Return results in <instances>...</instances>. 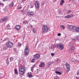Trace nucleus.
<instances>
[{
    "label": "nucleus",
    "instance_id": "f257e3e1",
    "mask_svg": "<svg viewBox=\"0 0 79 79\" xmlns=\"http://www.w3.org/2000/svg\"><path fill=\"white\" fill-rule=\"evenodd\" d=\"M26 69L25 66H22L19 68V71L20 75H24L26 73Z\"/></svg>",
    "mask_w": 79,
    "mask_h": 79
},
{
    "label": "nucleus",
    "instance_id": "f03ea898",
    "mask_svg": "<svg viewBox=\"0 0 79 79\" xmlns=\"http://www.w3.org/2000/svg\"><path fill=\"white\" fill-rule=\"evenodd\" d=\"M42 31L43 33L48 32V31H49L48 27L47 25H43L42 27Z\"/></svg>",
    "mask_w": 79,
    "mask_h": 79
},
{
    "label": "nucleus",
    "instance_id": "7ed1b4c3",
    "mask_svg": "<svg viewBox=\"0 0 79 79\" xmlns=\"http://www.w3.org/2000/svg\"><path fill=\"white\" fill-rule=\"evenodd\" d=\"M69 27L70 30H71V29H72L73 31L74 32H77L78 27L74 25H69Z\"/></svg>",
    "mask_w": 79,
    "mask_h": 79
},
{
    "label": "nucleus",
    "instance_id": "20e7f679",
    "mask_svg": "<svg viewBox=\"0 0 79 79\" xmlns=\"http://www.w3.org/2000/svg\"><path fill=\"white\" fill-rule=\"evenodd\" d=\"M13 44L10 41H8L6 44V46L8 48H12Z\"/></svg>",
    "mask_w": 79,
    "mask_h": 79
},
{
    "label": "nucleus",
    "instance_id": "39448f33",
    "mask_svg": "<svg viewBox=\"0 0 79 79\" xmlns=\"http://www.w3.org/2000/svg\"><path fill=\"white\" fill-rule=\"evenodd\" d=\"M29 47L28 46L26 47L25 49V50L24 54L25 55H27L29 53Z\"/></svg>",
    "mask_w": 79,
    "mask_h": 79
},
{
    "label": "nucleus",
    "instance_id": "423d86ee",
    "mask_svg": "<svg viewBox=\"0 0 79 79\" xmlns=\"http://www.w3.org/2000/svg\"><path fill=\"white\" fill-rule=\"evenodd\" d=\"M57 47L58 48H60V50H63L64 48V45L62 44H58Z\"/></svg>",
    "mask_w": 79,
    "mask_h": 79
},
{
    "label": "nucleus",
    "instance_id": "0eeeda50",
    "mask_svg": "<svg viewBox=\"0 0 79 79\" xmlns=\"http://www.w3.org/2000/svg\"><path fill=\"white\" fill-rule=\"evenodd\" d=\"M65 66L67 68V73H68L69 71V70H70V66L68 63L65 64Z\"/></svg>",
    "mask_w": 79,
    "mask_h": 79
},
{
    "label": "nucleus",
    "instance_id": "6e6552de",
    "mask_svg": "<svg viewBox=\"0 0 79 79\" xmlns=\"http://www.w3.org/2000/svg\"><path fill=\"white\" fill-rule=\"evenodd\" d=\"M74 15L73 14L71 15H68L67 16H65L64 17L65 19H69L71 17H74Z\"/></svg>",
    "mask_w": 79,
    "mask_h": 79
},
{
    "label": "nucleus",
    "instance_id": "1a4fd4ad",
    "mask_svg": "<svg viewBox=\"0 0 79 79\" xmlns=\"http://www.w3.org/2000/svg\"><path fill=\"white\" fill-rule=\"evenodd\" d=\"M21 26L19 25H17L15 27V29H16L17 31H20L21 29Z\"/></svg>",
    "mask_w": 79,
    "mask_h": 79
},
{
    "label": "nucleus",
    "instance_id": "9d476101",
    "mask_svg": "<svg viewBox=\"0 0 79 79\" xmlns=\"http://www.w3.org/2000/svg\"><path fill=\"white\" fill-rule=\"evenodd\" d=\"M75 49V47L74 46H72L71 47L70 49L69 50V53H72V52H74Z\"/></svg>",
    "mask_w": 79,
    "mask_h": 79
},
{
    "label": "nucleus",
    "instance_id": "9b49d317",
    "mask_svg": "<svg viewBox=\"0 0 79 79\" xmlns=\"http://www.w3.org/2000/svg\"><path fill=\"white\" fill-rule=\"evenodd\" d=\"M35 5V7L36 8H39V7H40L39 2H38V1L36 2Z\"/></svg>",
    "mask_w": 79,
    "mask_h": 79
},
{
    "label": "nucleus",
    "instance_id": "f8f14e48",
    "mask_svg": "<svg viewBox=\"0 0 79 79\" xmlns=\"http://www.w3.org/2000/svg\"><path fill=\"white\" fill-rule=\"evenodd\" d=\"M34 58L36 60L39 59L40 58V55L39 54H35L34 56Z\"/></svg>",
    "mask_w": 79,
    "mask_h": 79
},
{
    "label": "nucleus",
    "instance_id": "ddd939ff",
    "mask_svg": "<svg viewBox=\"0 0 79 79\" xmlns=\"http://www.w3.org/2000/svg\"><path fill=\"white\" fill-rule=\"evenodd\" d=\"M27 15L28 16H32L34 15V12H28Z\"/></svg>",
    "mask_w": 79,
    "mask_h": 79
},
{
    "label": "nucleus",
    "instance_id": "4468645a",
    "mask_svg": "<svg viewBox=\"0 0 79 79\" xmlns=\"http://www.w3.org/2000/svg\"><path fill=\"white\" fill-rule=\"evenodd\" d=\"M8 18L7 17H5L3 18H2V19L1 20L2 21H6L7 20H8Z\"/></svg>",
    "mask_w": 79,
    "mask_h": 79
},
{
    "label": "nucleus",
    "instance_id": "2eb2a0df",
    "mask_svg": "<svg viewBox=\"0 0 79 79\" xmlns=\"http://www.w3.org/2000/svg\"><path fill=\"white\" fill-rule=\"evenodd\" d=\"M45 66V64L44 62H41L40 63V64L39 65L40 67H43V66Z\"/></svg>",
    "mask_w": 79,
    "mask_h": 79
},
{
    "label": "nucleus",
    "instance_id": "dca6fc26",
    "mask_svg": "<svg viewBox=\"0 0 79 79\" xmlns=\"http://www.w3.org/2000/svg\"><path fill=\"white\" fill-rule=\"evenodd\" d=\"M79 36H77V37H75L74 38V39L73 40V41H75V40H79Z\"/></svg>",
    "mask_w": 79,
    "mask_h": 79
},
{
    "label": "nucleus",
    "instance_id": "f3484780",
    "mask_svg": "<svg viewBox=\"0 0 79 79\" xmlns=\"http://www.w3.org/2000/svg\"><path fill=\"white\" fill-rule=\"evenodd\" d=\"M64 1L63 0H61V1L60 2V5H63L64 3Z\"/></svg>",
    "mask_w": 79,
    "mask_h": 79
},
{
    "label": "nucleus",
    "instance_id": "a211bd4d",
    "mask_svg": "<svg viewBox=\"0 0 79 79\" xmlns=\"http://www.w3.org/2000/svg\"><path fill=\"white\" fill-rule=\"evenodd\" d=\"M14 72L16 74H18V70L17 69H14Z\"/></svg>",
    "mask_w": 79,
    "mask_h": 79
},
{
    "label": "nucleus",
    "instance_id": "6ab92c4d",
    "mask_svg": "<svg viewBox=\"0 0 79 79\" xmlns=\"http://www.w3.org/2000/svg\"><path fill=\"white\" fill-rule=\"evenodd\" d=\"M14 6V3L13 2L11 3L9 5L10 7H12Z\"/></svg>",
    "mask_w": 79,
    "mask_h": 79
},
{
    "label": "nucleus",
    "instance_id": "aec40b11",
    "mask_svg": "<svg viewBox=\"0 0 79 79\" xmlns=\"http://www.w3.org/2000/svg\"><path fill=\"white\" fill-rule=\"evenodd\" d=\"M28 76L29 77H32V75L31 74H29L28 73Z\"/></svg>",
    "mask_w": 79,
    "mask_h": 79
},
{
    "label": "nucleus",
    "instance_id": "412c9836",
    "mask_svg": "<svg viewBox=\"0 0 79 79\" xmlns=\"http://www.w3.org/2000/svg\"><path fill=\"white\" fill-rule=\"evenodd\" d=\"M56 74H59L60 75L61 74V73L57 71H56Z\"/></svg>",
    "mask_w": 79,
    "mask_h": 79
},
{
    "label": "nucleus",
    "instance_id": "4be33fe9",
    "mask_svg": "<svg viewBox=\"0 0 79 79\" xmlns=\"http://www.w3.org/2000/svg\"><path fill=\"white\" fill-rule=\"evenodd\" d=\"M35 61V59H33L31 60V62L32 63H34Z\"/></svg>",
    "mask_w": 79,
    "mask_h": 79
},
{
    "label": "nucleus",
    "instance_id": "5701e85b",
    "mask_svg": "<svg viewBox=\"0 0 79 79\" xmlns=\"http://www.w3.org/2000/svg\"><path fill=\"white\" fill-rule=\"evenodd\" d=\"M33 31L34 32H35L36 31V30H35V28H34L33 29Z\"/></svg>",
    "mask_w": 79,
    "mask_h": 79
},
{
    "label": "nucleus",
    "instance_id": "b1692460",
    "mask_svg": "<svg viewBox=\"0 0 79 79\" xmlns=\"http://www.w3.org/2000/svg\"><path fill=\"white\" fill-rule=\"evenodd\" d=\"M51 56H54V55H55V54L53 53H51Z\"/></svg>",
    "mask_w": 79,
    "mask_h": 79
},
{
    "label": "nucleus",
    "instance_id": "393cba45",
    "mask_svg": "<svg viewBox=\"0 0 79 79\" xmlns=\"http://www.w3.org/2000/svg\"><path fill=\"white\" fill-rule=\"evenodd\" d=\"M23 23L25 24L26 23H27V22L26 21H23Z\"/></svg>",
    "mask_w": 79,
    "mask_h": 79
},
{
    "label": "nucleus",
    "instance_id": "a878e982",
    "mask_svg": "<svg viewBox=\"0 0 79 79\" xmlns=\"http://www.w3.org/2000/svg\"><path fill=\"white\" fill-rule=\"evenodd\" d=\"M21 44H20V43H18V46H21Z\"/></svg>",
    "mask_w": 79,
    "mask_h": 79
},
{
    "label": "nucleus",
    "instance_id": "bb28decb",
    "mask_svg": "<svg viewBox=\"0 0 79 79\" xmlns=\"http://www.w3.org/2000/svg\"><path fill=\"white\" fill-rule=\"evenodd\" d=\"M61 27H62V28H63V29H64V28H65V27L64 26H63V25H62V26H61Z\"/></svg>",
    "mask_w": 79,
    "mask_h": 79
},
{
    "label": "nucleus",
    "instance_id": "cd10ccee",
    "mask_svg": "<svg viewBox=\"0 0 79 79\" xmlns=\"http://www.w3.org/2000/svg\"><path fill=\"white\" fill-rule=\"evenodd\" d=\"M13 60V58L12 57H10V60Z\"/></svg>",
    "mask_w": 79,
    "mask_h": 79
},
{
    "label": "nucleus",
    "instance_id": "c85d7f7f",
    "mask_svg": "<svg viewBox=\"0 0 79 79\" xmlns=\"http://www.w3.org/2000/svg\"><path fill=\"white\" fill-rule=\"evenodd\" d=\"M70 12H71V11L70 10H69L68 11V13H70Z\"/></svg>",
    "mask_w": 79,
    "mask_h": 79
},
{
    "label": "nucleus",
    "instance_id": "c756f323",
    "mask_svg": "<svg viewBox=\"0 0 79 79\" xmlns=\"http://www.w3.org/2000/svg\"><path fill=\"white\" fill-rule=\"evenodd\" d=\"M58 36H60L61 35V33H58Z\"/></svg>",
    "mask_w": 79,
    "mask_h": 79
},
{
    "label": "nucleus",
    "instance_id": "7c9ffc66",
    "mask_svg": "<svg viewBox=\"0 0 79 79\" xmlns=\"http://www.w3.org/2000/svg\"><path fill=\"white\" fill-rule=\"evenodd\" d=\"M77 32H79V27H78V30Z\"/></svg>",
    "mask_w": 79,
    "mask_h": 79
},
{
    "label": "nucleus",
    "instance_id": "2f4dec72",
    "mask_svg": "<svg viewBox=\"0 0 79 79\" xmlns=\"http://www.w3.org/2000/svg\"><path fill=\"white\" fill-rule=\"evenodd\" d=\"M22 8V7H20V8H19V9H21Z\"/></svg>",
    "mask_w": 79,
    "mask_h": 79
},
{
    "label": "nucleus",
    "instance_id": "473e14b6",
    "mask_svg": "<svg viewBox=\"0 0 79 79\" xmlns=\"http://www.w3.org/2000/svg\"><path fill=\"white\" fill-rule=\"evenodd\" d=\"M79 72H78L77 73V76H78V75H79Z\"/></svg>",
    "mask_w": 79,
    "mask_h": 79
},
{
    "label": "nucleus",
    "instance_id": "72a5a7b5",
    "mask_svg": "<svg viewBox=\"0 0 79 79\" xmlns=\"http://www.w3.org/2000/svg\"><path fill=\"white\" fill-rule=\"evenodd\" d=\"M8 0H3V2H5V1H8Z\"/></svg>",
    "mask_w": 79,
    "mask_h": 79
},
{
    "label": "nucleus",
    "instance_id": "f704fd0d",
    "mask_svg": "<svg viewBox=\"0 0 79 79\" xmlns=\"http://www.w3.org/2000/svg\"><path fill=\"white\" fill-rule=\"evenodd\" d=\"M31 27H32V25H31Z\"/></svg>",
    "mask_w": 79,
    "mask_h": 79
},
{
    "label": "nucleus",
    "instance_id": "c9c22d12",
    "mask_svg": "<svg viewBox=\"0 0 79 79\" xmlns=\"http://www.w3.org/2000/svg\"><path fill=\"white\" fill-rule=\"evenodd\" d=\"M0 5H1V3L0 2Z\"/></svg>",
    "mask_w": 79,
    "mask_h": 79
},
{
    "label": "nucleus",
    "instance_id": "e433bc0d",
    "mask_svg": "<svg viewBox=\"0 0 79 79\" xmlns=\"http://www.w3.org/2000/svg\"><path fill=\"white\" fill-rule=\"evenodd\" d=\"M54 79H57V78H54Z\"/></svg>",
    "mask_w": 79,
    "mask_h": 79
},
{
    "label": "nucleus",
    "instance_id": "4c0bfd02",
    "mask_svg": "<svg viewBox=\"0 0 79 79\" xmlns=\"http://www.w3.org/2000/svg\"><path fill=\"white\" fill-rule=\"evenodd\" d=\"M55 1H56V0H55Z\"/></svg>",
    "mask_w": 79,
    "mask_h": 79
},
{
    "label": "nucleus",
    "instance_id": "58836bf2",
    "mask_svg": "<svg viewBox=\"0 0 79 79\" xmlns=\"http://www.w3.org/2000/svg\"><path fill=\"white\" fill-rule=\"evenodd\" d=\"M7 61H8V60H7Z\"/></svg>",
    "mask_w": 79,
    "mask_h": 79
},
{
    "label": "nucleus",
    "instance_id": "ea45409f",
    "mask_svg": "<svg viewBox=\"0 0 79 79\" xmlns=\"http://www.w3.org/2000/svg\"><path fill=\"white\" fill-rule=\"evenodd\" d=\"M74 54H75V53H74Z\"/></svg>",
    "mask_w": 79,
    "mask_h": 79
},
{
    "label": "nucleus",
    "instance_id": "a19ab883",
    "mask_svg": "<svg viewBox=\"0 0 79 79\" xmlns=\"http://www.w3.org/2000/svg\"><path fill=\"white\" fill-rule=\"evenodd\" d=\"M7 59H8V58H7Z\"/></svg>",
    "mask_w": 79,
    "mask_h": 79
},
{
    "label": "nucleus",
    "instance_id": "79ce46f5",
    "mask_svg": "<svg viewBox=\"0 0 79 79\" xmlns=\"http://www.w3.org/2000/svg\"><path fill=\"white\" fill-rule=\"evenodd\" d=\"M25 1H26V0H25Z\"/></svg>",
    "mask_w": 79,
    "mask_h": 79
}]
</instances>
